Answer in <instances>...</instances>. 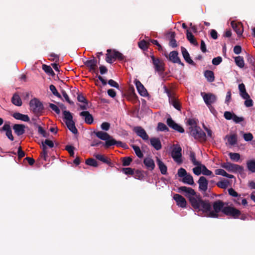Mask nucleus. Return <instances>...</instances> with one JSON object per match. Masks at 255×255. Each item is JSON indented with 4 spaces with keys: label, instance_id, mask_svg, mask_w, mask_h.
Returning a JSON list of instances; mask_svg holds the SVG:
<instances>
[{
    "label": "nucleus",
    "instance_id": "nucleus-42",
    "mask_svg": "<svg viewBox=\"0 0 255 255\" xmlns=\"http://www.w3.org/2000/svg\"><path fill=\"white\" fill-rule=\"evenodd\" d=\"M229 184V182L228 180H223L219 181L217 183V186L221 188L226 189L228 187Z\"/></svg>",
    "mask_w": 255,
    "mask_h": 255
},
{
    "label": "nucleus",
    "instance_id": "nucleus-47",
    "mask_svg": "<svg viewBox=\"0 0 255 255\" xmlns=\"http://www.w3.org/2000/svg\"><path fill=\"white\" fill-rule=\"evenodd\" d=\"M228 142L231 144L234 145L237 142V136L235 134L231 135L228 137Z\"/></svg>",
    "mask_w": 255,
    "mask_h": 255
},
{
    "label": "nucleus",
    "instance_id": "nucleus-6",
    "mask_svg": "<svg viewBox=\"0 0 255 255\" xmlns=\"http://www.w3.org/2000/svg\"><path fill=\"white\" fill-rule=\"evenodd\" d=\"M190 134L195 139L201 141H205L206 140V134L200 127H195L191 129Z\"/></svg>",
    "mask_w": 255,
    "mask_h": 255
},
{
    "label": "nucleus",
    "instance_id": "nucleus-26",
    "mask_svg": "<svg viewBox=\"0 0 255 255\" xmlns=\"http://www.w3.org/2000/svg\"><path fill=\"white\" fill-rule=\"evenodd\" d=\"M12 117L18 120L23 122H29L30 119L27 115H23L19 113H14L12 114Z\"/></svg>",
    "mask_w": 255,
    "mask_h": 255
},
{
    "label": "nucleus",
    "instance_id": "nucleus-25",
    "mask_svg": "<svg viewBox=\"0 0 255 255\" xmlns=\"http://www.w3.org/2000/svg\"><path fill=\"white\" fill-rule=\"evenodd\" d=\"M143 163L146 168L149 170H152L155 167V164L153 160L149 157H146L143 160Z\"/></svg>",
    "mask_w": 255,
    "mask_h": 255
},
{
    "label": "nucleus",
    "instance_id": "nucleus-16",
    "mask_svg": "<svg viewBox=\"0 0 255 255\" xmlns=\"http://www.w3.org/2000/svg\"><path fill=\"white\" fill-rule=\"evenodd\" d=\"M231 26L239 36L242 35L244 29L243 25L241 22H236L232 21L231 22Z\"/></svg>",
    "mask_w": 255,
    "mask_h": 255
},
{
    "label": "nucleus",
    "instance_id": "nucleus-10",
    "mask_svg": "<svg viewBox=\"0 0 255 255\" xmlns=\"http://www.w3.org/2000/svg\"><path fill=\"white\" fill-rule=\"evenodd\" d=\"M222 167L225 168L228 171L231 172H241L243 170V168L241 166L229 162L223 163Z\"/></svg>",
    "mask_w": 255,
    "mask_h": 255
},
{
    "label": "nucleus",
    "instance_id": "nucleus-24",
    "mask_svg": "<svg viewBox=\"0 0 255 255\" xmlns=\"http://www.w3.org/2000/svg\"><path fill=\"white\" fill-rule=\"evenodd\" d=\"M151 145L157 150H160L161 147V143L158 138L152 137L150 139Z\"/></svg>",
    "mask_w": 255,
    "mask_h": 255
},
{
    "label": "nucleus",
    "instance_id": "nucleus-40",
    "mask_svg": "<svg viewBox=\"0 0 255 255\" xmlns=\"http://www.w3.org/2000/svg\"><path fill=\"white\" fill-rule=\"evenodd\" d=\"M248 169L252 172H255V160H249L247 162Z\"/></svg>",
    "mask_w": 255,
    "mask_h": 255
},
{
    "label": "nucleus",
    "instance_id": "nucleus-18",
    "mask_svg": "<svg viewBox=\"0 0 255 255\" xmlns=\"http://www.w3.org/2000/svg\"><path fill=\"white\" fill-rule=\"evenodd\" d=\"M134 82L138 93L142 96H146L147 93V91L141 83L136 79L134 80Z\"/></svg>",
    "mask_w": 255,
    "mask_h": 255
},
{
    "label": "nucleus",
    "instance_id": "nucleus-49",
    "mask_svg": "<svg viewBox=\"0 0 255 255\" xmlns=\"http://www.w3.org/2000/svg\"><path fill=\"white\" fill-rule=\"evenodd\" d=\"M202 165H197V167L193 169V173L197 175H199L202 173Z\"/></svg>",
    "mask_w": 255,
    "mask_h": 255
},
{
    "label": "nucleus",
    "instance_id": "nucleus-58",
    "mask_svg": "<svg viewBox=\"0 0 255 255\" xmlns=\"http://www.w3.org/2000/svg\"><path fill=\"white\" fill-rule=\"evenodd\" d=\"M202 173H203V174L207 176H210L212 174V171L208 170L204 165H202Z\"/></svg>",
    "mask_w": 255,
    "mask_h": 255
},
{
    "label": "nucleus",
    "instance_id": "nucleus-19",
    "mask_svg": "<svg viewBox=\"0 0 255 255\" xmlns=\"http://www.w3.org/2000/svg\"><path fill=\"white\" fill-rule=\"evenodd\" d=\"M199 188L200 190L206 191L208 187V181L205 177L201 176L198 180Z\"/></svg>",
    "mask_w": 255,
    "mask_h": 255
},
{
    "label": "nucleus",
    "instance_id": "nucleus-7",
    "mask_svg": "<svg viewBox=\"0 0 255 255\" xmlns=\"http://www.w3.org/2000/svg\"><path fill=\"white\" fill-rule=\"evenodd\" d=\"M171 156L176 162L178 164L181 163V148L178 145H175L171 152Z\"/></svg>",
    "mask_w": 255,
    "mask_h": 255
},
{
    "label": "nucleus",
    "instance_id": "nucleus-27",
    "mask_svg": "<svg viewBox=\"0 0 255 255\" xmlns=\"http://www.w3.org/2000/svg\"><path fill=\"white\" fill-rule=\"evenodd\" d=\"M117 145V146H122L123 143L121 141H117L110 136V138L106 140L105 146L109 147L112 145Z\"/></svg>",
    "mask_w": 255,
    "mask_h": 255
},
{
    "label": "nucleus",
    "instance_id": "nucleus-33",
    "mask_svg": "<svg viewBox=\"0 0 255 255\" xmlns=\"http://www.w3.org/2000/svg\"><path fill=\"white\" fill-rule=\"evenodd\" d=\"M96 135L100 139L106 140L110 138V135L107 132L102 131L95 132Z\"/></svg>",
    "mask_w": 255,
    "mask_h": 255
},
{
    "label": "nucleus",
    "instance_id": "nucleus-13",
    "mask_svg": "<svg viewBox=\"0 0 255 255\" xmlns=\"http://www.w3.org/2000/svg\"><path fill=\"white\" fill-rule=\"evenodd\" d=\"M153 64L154 65L155 70L158 72H163L164 71V63L162 61L159 60L158 58H156L154 56L151 57Z\"/></svg>",
    "mask_w": 255,
    "mask_h": 255
},
{
    "label": "nucleus",
    "instance_id": "nucleus-12",
    "mask_svg": "<svg viewBox=\"0 0 255 255\" xmlns=\"http://www.w3.org/2000/svg\"><path fill=\"white\" fill-rule=\"evenodd\" d=\"M173 198L178 207L182 208H186L187 207V202L183 196L178 194H175Z\"/></svg>",
    "mask_w": 255,
    "mask_h": 255
},
{
    "label": "nucleus",
    "instance_id": "nucleus-21",
    "mask_svg": "<svg viewBox=\"0 0 255 255\" xmlns=\"http://www.w3.org/2000/svg\"><path fill=\"white\" fill-rule=\"evenodd\" d=\"M25 128V127L23 125L15 124L13 126V129L14 132L18 136L21 135L24 133Z\"/></svg>",
    "mask_w": 255,
    "mask_h": 255
},
{
    "label": "nucleus",
    "instance_id": "nucleus-20",
    "mask_svg": "<svg viewBox=\"0 0 255 255\" xmlns=\"http://www.w3.org/2000/svg\"><path fill=\"white\" fill-rule=\"evenodd\" d=\"M2 130L6 132V135L11 141L14 139L13 136L12 134V131L10 125L9 124H5L2 128Z\"/></svg>",
    "mask_w": 255,
    "mask_h": 255
},
{
    "label": "nucleus",
    "instance_id": "nucleus-15",
    "mask_svg": "<svg viewBox=\"0 0 255 255\" xmlns=\"http://www.w3.org/2000/svg\"><path fill=\"white\" fill-rule=\"evenodd\" d=\"M224 117L227 120H232L236 123H239L244 121L243 117H238L235 114L230 112H225L224 113Z\"/></svg>",
    "mask_w": 255,
    "mask_h": 255
},
{
    "label": "nucleus",
    "instance_id": "nucleus-61",
    "mask_svg": "<svg viewBox=\"0 0 255 255\" xmlns=\"http://www.w3.org/2000/svg\"><path fill=\"white\" fill-rule=\"evenodd\" d=\"M49 107L50 108L54 111L56 114H59L60 113V111L59 108L55 105L53 104H50Z\"/></svg>",
    "mask_w": 255,
    "mask_h": 255
},
{
    "label": "nucleus",
    "instance_id": "nucleus-50",
    "mask_svg": "<svg viewBox=\"0 0 255 255\" xmlns=\"http://www.w3.org/2000/svg\"><path fill=\"white\" fill-rule=\"evenodd\" d=\"M132 161V158L130 157H124L122 159L123 166H128Z\"/></svg>",
    "mask_w": 255,
    "mask_h": 255
},
{
    "label": "nucleus",
    "instance_id": "nucleus-45",
    "mask_svg": "<svg viewBox=\"0 0 255 255\" xmlns=\"http://www.w3.org/2000/svg\"><path fill=\"white\" fill-rule=\"evenodd\" d=\"M229 155L231 159L234 161H238L240 159V155L238 153L230 152Z\"/></svg>",
    "mask_w": 255,
    "mask_h": 255
},
{
    "label": "nucleus",
    "instance_id": "nucleus-59",
    "mask_svg": "<svg viewBox=\"0 0 255 255\" xmlns=\"http://www.w3.org/2000/svg\"><path fill=\"white\" fill-rule=\"evenodd\" d=\"M65 149L69 153L70 156L74 157V147L73 146H72L71 145H67L66 146Z\"/></svg>",
    "mask_w": 255,
    "mask_h": 255
},
{
    "label": "nucleus",
    "instance_id": "nucleus-23",
    "mask_svg": "<svg viewBox=\"0 0 255 255\" xmlns=\"http://www.w3.org/2000/svg\"><path fill=\"white\" fill-rule=\"evenodd\" d=\"M80 116L84 118L85 122L88 124H91L93 122L92 116L87 111H83L80 113Z\"/></svg>",
    "mask_w": 255,
    "mask_h": 255
},
{
    "label": "nucleus",
    "instance_id": "nucleus-35",
    "mask_svg": "<svg viewBox=\"0 0 255 255\" xmlns=\"http://www.w3.org/2000/svg\"><path fill=\"white\" fill-rule=\"evenodd\" d=\"M12 103L17 106H20L22 105L21 100L18 95L15 94L12 98Z\"/></svg>",
    "mask_w": 255,
    "mask_h": 255
},
{
    "label": "nucleus",
    "instance_id": "nucleus-4",
    "mask_svg": "<svg viewBox=\"0 0 255 255\" xmlns=\"http://www.w3.org/2000/svg\"><path fill=\"white\" fill-rule=\"evenodd\" d=\"M29 106L30 110L36 115L41 114L43 110V106L42 103L36 98L30 100Z\"/></svg>",
    "mask_w": 255,
    "mask_h": 255
},
{
    "label": "nucleus",
    "instance_id": "nucleus-31",
    "mask_svg": "<svg viewBox=\"0 0 255 255\" xmlns=\"http://www.w3.org/2000/svg\"><path fill=\"white\" fill-rule=\"evenodd\" d=\"M86 65L90 68L91 71L95 72L97 67V61L95 59L87 60Z\"/></svg>",
    "mask_w": 255,
    "mask_h": 255
},
{
    "label": "nucleus",
    "instance_id": "nucleus-56",
    "mask_svg": "<svg viewBox=\"0 0 255 255\" xmlns=\"http://www.w3.org/2000/svg\"><path fill=\"white\" fill-rule=\"evenodd\" d=\"M244 99L246 100L245 101V105L247 107H252L253 105V100L250 98V97L249 96V98H243Z\"/></svg>",
    "mask_w": 255,
    "mask_h": 255
},
{
    "label": "nucleus",
    "instance_id": "nucleus-22",
    "mask_svg": "<svg viewBox=\"0 0 255 255\" xmlns=\"http://www.w3.org/2000/svg\"><path fill=\"white\" fill-rule=\"evenodd\" d=\"M169 102L174 108L178 111L181 110V106L179 102L175 97L169 95Z\"/></svg>",
    "mask_w": 255,
    "mask_h": 255
},
{
    "label": "nucleus",
    "instance_id": "nucleus-43",
    "mask_svg": "<svg viewBox=\"0 0 255 255\" xmlns=\"http://www.w3.org/2000/svg\"><path fill=\"white\" fill-rule=\"evenodd\" d=\"M187 37L188 40L192 44L194 45H197V42L194 38V36L191 33V32H189V30H187Z\"/></svg>",
    "mask_w": 255,
    "mask_h": 255
},
{
    "label": "nucleus",
    "instance_id": "nucleus-46",
    "mask_svg": "<svg viewBox=\"0 0 255 255\" xmlns=\"http://www.w3.org/2000/svg\"><path fill=\"white\" fill-rule=\"evenodd\" d=\"M94 156L97 159L103 162L104 163H108L109 162L108 158L103 155L96 154H95Z\"/></svg>",
    "mask_w": 255,
    "mask_h": 255
},
{
    "label": "nucleus",
    "instance_id": "nucleus-57",
    "mask_svg": "<svg viewBox=\"0 0 255 255\" xmlns=\"http://www.w3.org/2000/svg\"><path fill=\"white\" fill-rule=\"evenodd\" d=\"M187 123L190 127H189L190 130L192 128L197 127L196 126V122L194 119H189L187 121Z\"/></svg>",
    "mask_w": 255,
    "mask_h": 255
},
{
    "label": "nucleus",
    "instance_id": "nucleus-9",
    "mask_svg": "<svg viewBox=\"0 0 255 255\" xmlns=\"http://www.w3.org/2000/svg\"><path fill=\"white\" fill-rule=\"evenodd\" d=\"M201 94L204 102L208 107L214 104L217 100L216 96L212 93H201Z\"/></svg>",
    "mask_w": 255,
    "mask_h": 255
},
{
    "label": "nucleus",
    "instance_id": "nucleus-55",
    "mask_svg": "<svg viewBox=\"0 0 255 255\" xmlns=\"http://www.w3.org/2000/svg\"><path fill=\"white\" fill-rule=\"evenodd\" d=\"M169 45L172 47L177 46L176 41L174 39V33H172L171 34V39L169 42Z\"/></svg>",
    "mask_w": 255,
    "mask_h": 255
},
{
    "label": "nucleus",
    "instance_id": "nucleus-54",
    "mask_svg": "<svg viewBox=\"0 0 255 255\" xmlns=\"http://www.w3.org/2000/svg\"><path fill=\"white\" fill-rule=\"evenodd\" d=\"M42 148L43 146L46 147L47 146H49V147H53L54 146V144L53 142L51 140L46 139L44 142H42Z\"/></svg>",
    "mask_w": 255,
    "mask_h": 255
},
{
    "label": "nucleus",
    "instance_id": "nucleus-11",
    "mask_svg": "<svg viewBox=\"0 0 255 255\" xmlns=\"http://www.w3.org/2000/svg\"><path fill=\"white\" fill-rule=\"evenodd\" d=\"M214 210H212V208L210 209V212L215 214V216H209V217L216 218L218 217V213L221 210L223 211L224 209V203L221 201H217L213 204Z\"/></svg>",
    "mask_w": 255,
    "mask_h": 255
},
{
    "label": "nucleus",
    "instance_id": "nucleus-41",
    "mask_svg": "<svg viewBox=\"0 0 255 255\" xmlns=\"http://www.w3.org/2000/svg\"><path fill=\"white\" fill-rule=\"evenodd\" d=\"M132 147L133 149L134 150L135 153L136 154V156L139 158H142L143 156V154L142 152V151L140 150V148L139 146L132 145Z\"/></svg>",
    "mask_w": 255,
    "mask_h": 255
},
{
    "label": "nucleus",
    "instance_id": "nucleus-62",
    "mask_svg": "<svg viewBox=\"0 0 255 255\" xmlns=\"http://www.w3.org/2000/svg\"><path fill=\"white\" fill-rule=\"evenodd\" d=\"M222 61L221 57H217L212 60V63L215 65H219Z\"/></svg>",
    "mask_w": 255,
    "mask_h": 255
},
{
    "label": "nucleus",
    "instance_id": "nucleus-34",
    "mask_svg": "<svg viewBox=\"0 0 255 255\" xmlns=\"http://www.w3.org/2000/svg\"><path fill=\"white\" fill-rule=\"evenodd\" d=\"M216 175H220L225 177H227L229 178H233L234 176L231 174L227 173L224 169H217L215 171Z\"/></svg>",
    "mask_w": 255,
    "mask_h": 255
},
{
    "label": "nucleus",
    "instance_id": "nucleus-2",
    "mask_svg": "<svg viewBox=\"0 0 255 255\" xmlns=\"http://www.w3.org/2000/svg\"><path fill=\"white\" fill-rule=\"evenodd\" d=\"M179 193L183 194L190 203L198 194L192 188L187 186H181L178 188Z\"/></svg>",
    "mask_w": 255,
    "mask_h": 255
},
{
    "label": "nucleus",
    "instance_id": "nucleus-63",
    "mask_svg": "<svg viewBox=\"0 0 255 255\" xmlns=\"http://www.w3.org/2000/svg\"><path fill=\"white\" fill-rule=\"evenodd\" d=\"M110 125L107 122H104L101 125V128L103 130H108L110 128Z\"/></svg>",
    "mask_w": 255,
    "mask_h": 255
},
{
    "label": "nucleus",
    "instance_id": "nucleus-44",
    "mask_svg": "<svg viewBox=\"0 0 255 255\" xmlns=\"http://www.w3.org/2000/svg\"><path fill=\"white\" fill-rule=\"evenodd\" d=\"M42 69L48 74L51 75H54V73L50 66H48L45 64L42 65Z\"/></svg>",
    "mask_w": 255,
    "mask_h": 255
},
{
    "label": "nucleus",
    "instance_id": "nucleus-52",
    "mask_svg": "<svg viewBox=\"0 0 255 255\" xmlns=\"http://www.w3.org/2000/svg\"><path fill=\"white\" fill-rule=\"evenodd\" d=\"M190 160L192 161V163L195 165H200V163L199 161H197L195 158V153L193 152H191L190 154Z\"/></svg>",
    "mask_w": 255,
    "mask_h": 255
},
{
    "label": "nucleus",
    "instance_id": "nucleus-17",
    "mask_svg": "<svg viewBox=\"0 0 255 255\" xmlns=\"http://www.w3.org/2000/svg\"><path fill=\"white\" fill-rule=\"evenodd\" d=\"M134 132L138 136L140 137L142 139L147 140L148 139V135L146 133L145 130L140 127H136L134 128Z\"/></svg>",
    "mask_w": 255,
    "mask_h": 255
},
{
    "label": "nucleus",
    "instance_id": "nucleus-32",
    "mask_svg": "<svg viewBox=\"0 0 255 255\" xmlns=\"http://www.w3.org/2000/svg\"><path fill=\"white\" fill-rule=\"evenodd\" d=\"M181 51H182L183 56L184 59L186 60V61L189 64H193L194 62L191 59L189 54L187 50L185 48L181 47Z\"/></svg>",
    "mask_w": 255,
    "mask_h": 255
},
{
    "label": "nucleus",
    "instance_id": "nucleus-28",
    "mask_svg": "<svg viewBox=\"0 0 255 255\" xmlns=\"http://www.w3.org/2000/svg\"><path fill=\"white\" fill-rule=\"evenodd\" d=\"M156 162L161 174L163 175L166 174L167 167L165 164L158 157H156Z\"/></svg>",
    "mask_w": 255,
    "mask_h": 255
},
{
    "label": "nucleus",
    "instance_id": "nucleus-39",
    "mask_svg": "<svg viewBox=\"0 0 255 255\" xmlns=\"http://www.w3.org/2000/svg\"><path fill=\"white\" fill-rule=\"evenodd\" d=\"M204 75L207 80L209 82H213L214 80V73L211 71H206Z\"/></svg>",
    "mask_w": 255,
    "mask_h": 255
},
{
    "label": "nucleus",
    "instance_id": "nucleus-5",
    "mask_svg": "<svg viewBox=\"0 0 255 255\" xmlns=\"http://www.w3.org/2000/svg\"><path fill=\"white\" fill-rule=\"evenodd\" d=\"M116 58H118L120 60L123 59V54L115 50H107V53L106 54V60L108 63H112L114 61H115V60Z\"/></svg>",
    "mask_w": 255,
    "mask_h": 255
},
{
    "label": "nucleus",
    "instance_id": "nucleus-64",
    "mask_svg": "<svg viewBox=\"0 0 255 255\" xmlns=\"http://www.w3.org/2000/svg\"><path fill=\"white\" fill-rule=\"evenodd\" d=\"M229 194L234 197H238L239 196V194L233 188H230L228 190Z\"/></svg>",
    "mask_w": 255,
    "mask_h": 255
},
{
    "label": "nucleus",
    "instance_id": "nucleus-48",
    "mask_svg": "<svg viewBox=\"0 0 255 255\" xmlns=\"http://www.w3.org/2000/svg\"><path fill=\"white\" fill-rule=\"evenodd\" d=\"M86 163L90 166L97 167L98 164L97 161L92 158H89L86 161Z\"/></svg>",
    "mask_w": 255,
    "mask_h": 255
},
{
    "label": "nucleus",
    "instance_id": "nucleus-29",
    "mask_svg": "<svg viewBox=\"0 0 255 255\" xmlns=\"http://www.w3.org/2000/svg\"><path fill=\"white\" fill-rule=\"evenodd\" d=\"M169 59L173 63H181V61L178 56V53L175 51H172L170 53Z\"/></svg>",
    "mask_w": 255,
    "mask_h": 255
},
{
    "label": "nucleus",
    "instance_id": "nucleus-53",
    "mask_svg": "<svg viewBox=\"0 0 255 255\" xmlns=\"http://www.w3.org/2000/svg\"><path fill=\"white\" fill-rule=\"evenodd\" d=\"M157 130L159 131H165L168 130V128L166 126L162 123H159L157 127Z\"/></svg>",
    "mask_w": 255,
    "mask_h": 255
},
{
    "label": "nucleus",
    "instance_id": "nucleus-30",
    "mask_svg": "<svg viewBox=\"0 0 255 255\" xmlns=\"http://www.w3.org/2000/svg\"><path fill=\"white\" fill-rule=\"evenodd\" d=\"M239 90L240 95L242 98H247L249 97V95L247 92L245 86L243 83L239 84Z\"/></svg>",
    "mask_w": 255,
    "mask_h": 255
},
{
    "label": "nucleus",
    "instance_id": "nucleus-60",
    "mask_svg": "<svg viewBox=\"0 0 255 255\" xmlns=\"http://www.w3.org/2000/svg\"><path fill=\"white\" fill-rule=\"evenodd\" d=\"M243 137L244 139L247 141H251L253 138V136L251 133H244Z\"/></svg>",
    "mask_w": 255,
    "mask_h": 255
},
{
    "label": "nucleus",
    "instance_id": "nucleus-37",
    "mask_svg": "<svg viewBox=\"0 0 255 255\" xmlns=\"http://www.w3.org/2000/svg\"><path fill=\"white\" fill-rule=\"evenodd\" d=\"M63 114L65 123L73 121V116L72 114L69 111H64Z\"/></svg>",
    "mask_w": 255,
    "mask_h": 255
},
{
    "label": "nucleus",
    "instance_id": "nucleus-8",
    "mask_svg": "<svg viewBox=\"0 0 255 255\" xmlns=\"http://www.w3.org/2000/svg\"><path fill=\"white\" fill-rule=\"evenodd\" d=\"M223 212L228 216H230L234 218H237L241 215V212L233 207H225L223 209Z\"/></svg>",
    "mask_w": 255,
    "mask_h": 255
},
{
    "label": "nucleus",
    "instance_id": "nucleus-14",
    "mask_svg": "<svg viewBox=\"0 0 255 255\" xmlns=\"http://www.w3.org/2000/svg\"><path fill=\"white\" fill-rule=\"evenodd\" d=\"M167 124L169 127L180 133H183L184 132L183 128L178 124L175 123L170 117L167 119Z\"/></svg>",
    "mask_w": 255,
    "mask_h": 255
},
{
    "label": "nucleus",
    "instance_id": "nucleus-1",
    "mask_svg": "<svg viewBox=\"0 0 255 255\" xmlns=\"http://www.w3.org/2000/svg\"><path fill=\"white\" fill-rule=\"evenodd\" d=\"M193 209L196 212H201L207 216H215V214L210 212L211 204L208 201L202 199L198 195L190 203Z\"/></svg>",
    "mask_w": 255,
    "mask_h": 255
},
{
    "label": "nucleus",
    "instance_id": "nucleus-36",
    "mask_svg": "<svg viewBox=\"0 0 255 255\" xmlns=\"http://www.w3.org/2000/svg\"><path fill=\"white\" fill-rule=\"evenodd\" d=\"M66 125L68 129L73 133L76 134L77 133V129L75 126V123L73 121L67 122Z\"/></svg>",
    "mask_w": 255,
    "mask_h": 255
},
{
    "label": "nucleus",
    "instance_id": "nucleus-51",
    "mask_svg": "<svg viewBox=\"0 0 255 255\" xmlns=\"http://www.w3.org/2000/svg\"><path fill=\"white\" fill-rule=\"evenodd\" d=\"M49 89L54 95L59 98L61 97L55 86L51 85L49 87Z\"/></svg>",
    "mask_w": 255,
    "mask_h": 255
},
{
    "label": "nucleus",
    "instance_id": "nucleus-3",
    "mask_svg": "<svg viewBox=\"0 0 255 255\" xmlns=\"http://www.w3.org/2000/svg\"><path fill=\"white\" fill-rule=\"evenodd\" d=\"M177 174L179 177H182V181L185 184L190 185L194 184V181L191 175L188 173L185 169L180 168L178 169Z\"/></svg>",
    "mask_w": 255,
    "mask_h": 255
},
{
    "label": "nucleus",
    "instance_id": "nucleus-38",
    "mask_svg": "<svg viewBox=\"0 0 255 255\" xmlns=\"http://www.w3.org/2000/svg\"><path fill=\"white\" fill-rule=\"evenodd\" d=\"M235 61L237 65L240 68H243L244 66L245 63L244 59L241 56H237L235 58Z\"/></svg>",
    "mask_w": 255,
    "mask_h": 255
}]
</instances>
